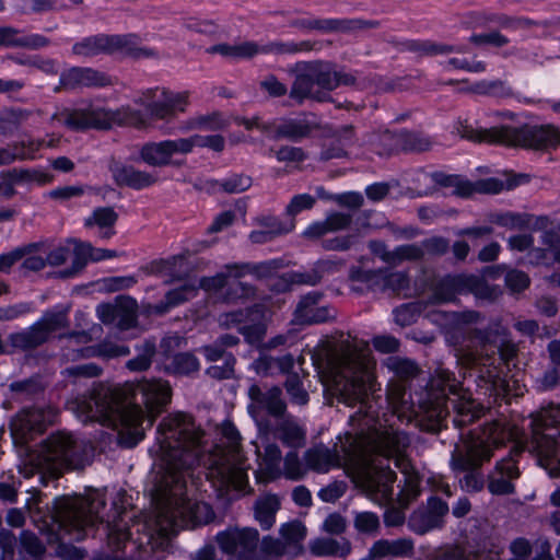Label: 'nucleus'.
<instances>
[{
	"mask_svg": "<svg viewBox=\"0 0 560 560\" xmlns=\"http://www.w3.org/2000/svg\"><path fill=\"white\" fill-rule=\"evenodd\" d=\"M313 364L326 373V386L338 401L359 411L350 417L351 430L340 439V450L351 467L349 475L368 498L380 505L393 501L395 472L389 468L393 458L404 475V487L397 495L407 506L420 493V479L405 451L408 438L395 429L387 418L380 419L369 400L376 390L374 360L369 343L351 335L323 339L311 350Z\"/></svg>",
	"mask_w": 560,
	"mask_h": 560,
	"instance_id": "obj_1",
	"label": "nucleus"
},
{
	"mask_svg": "<svg viewBox=\"0 0 560 560\" xmlns=\"http://www.w3.org/2000/svg\"><path fill=\"white\" fill-rule=\"evenodd\" d=\"M201 432L192 419L173 413L160 423L150 452L154 458L152 481L158 501L149 538H167L179 529L207 524L214 514L211 506L188 495V479L194 486L195 465L200 463Z\"/></svg>",
	"mask_w": 560,
	"mask_h": 560,
	"instance_id": "obj_2",
	"label": "nucleus"
},
{
	"mask_svg": "<svg viewBox=\"0 0 560 560\" xmlns=\"http://www.w3.org/2000/svg\"><path fill=\"white\" fill-rule=\"evenodd\" d=\"M133 394L141 396L148 411L147 419L139 406L122 400L120 390L105 385H98L89 398L78 402L77 416L82 422L97 421L114 428L119 443L132 447L144 436V421L151 427L161 408L170 402L171 387L160 380L142 381L136 385Z\"/></svg>",
	"mask_w": 560,
	"mask_h": 560,
	"instance_id": "obj_3",
	"label": "nucleus"
},
{
	"mask_svg": "<svg viewBox=\"0 0 560 560\" xmlns=\"http://www.w3.org/2000/svg\"><path fill=\"white\" fill-rule=\"evenodd\" d=\"M431 387L438 388L441 395L436 396L434 400L419 401L418 407H416L413 400L409 401L407 398L404 384H390L387 390V401L393 409V413L397 415L398 419L405 418L407 420H410L412 416L423 415L430 421L428 429L438 431L448 413L446 392L455 396L452 399V404L456 412L453 420L456 427H464L470 423L480 417L483 411L481 405L474 400L466 392L462 390L453 378L452 373L446 370H441L436 373V376L431 381Z\"/></svg>",
	"mask_w": 560,
	"mask_h": 560,
	"instance_id": "obj_4",
	"label": "nucleus"
},
{
	"mask_svg": "<svg viewBox=\"0 0 560 560\" xmlns=\"http://www.w3.org/2000/svg\"><path fill=\"white\" fill-rule=\"evenodd\" d=\"M188 105L186 92H171L158 90L152 101L147 105V114L132 109L129 106L116 110L102 106L89 105L74 110L63 109L52 116V122L69 129L112 128L115 125H129L138 128L148 127L150 118L170 119L178 113L185 112Z\"/></svg>",
	"mask_w": 560,
	"mask_h": 560,
	"instance_id": "obj_5",
	"label": "nucleus"
},
{
	"mask_svg": "<svg viewBox=\"0 0 560 560\" xmlns=\"http://www.w3.org/2000/svg\"><path fill=\"white\" fill-rule=\"evenodd\" d=\"M281 266V260L272 259L259 264L228 265L225 267L226 272H220L213 277L202 278L200 280L188 276L182 280L180 285L166 293L164 302L148 305L147 312L158 315L165 314L171 308L192 299L199 289L208 293H215L228 285L232 292H228L224 295L225 301L230 302L247 298L252 295L254 291L250 285L240 281L241 277L252 275L256 278H268L276 275Z\"/></svg>",
	"mask_w": 560,
	"mask_h": 560,
	"instance_id": "obj_6",
	"label": "nucleus"
},
{
	"mask_svg": "<svg viewBox=\"0 0 560 560\" xmlns=\"http://www.w3.org/2000/svg\"><path fill=\"white\" fill-rule=\"evenodd\" d=\"M104 508V491L91 490L84 497L68 495L56 499L49 518L59 528L73 534L78 540L83 539L88 527L106 523L109 540L119 549L120 545L129 539L130 533L121 528L116 529L117 525L109 527L110 517L101 512Z\"/></svg>",
	"mask_w": 560,
	"mask_h": 560,
	"instance_id": "obj_7",
	"label": "nucleus"
},
{
	"mask_svg": "<svg viewBox=\"0 0 560 560\" xmlns=\"http://www.w3.org/2000/svg\"><path fill=\"white\" fill-rule=\"evenodd\" d=\"M221 434L225 448H217L206 456L203 465L208 481L226 500H234L247 493L248 477L245 458L240 451V433L231 422H224Z\"/></svg>",
	"mask_w": 560,
	"mask_h": 560,
	"instance_id": "obj_8",
	"label": "nucleus"
},
{
	"mask_svg": "<svg viewBox=\"0 0 560 560\" xmlns=\"http://www.w3.org/2000/svg\"><path fill=\"white\" fill-rule=\"evenodd\" d=\"M250 402L248 412L255 420L259 435L255 442L257 469L256 479L259 482H269L282 477V455L278 445L269 441L264 422L262 413L278 417L284 412L285 405L281 398L279 387H271L262 390L258 385L253 384L248 388Z\"/></svg>",
	"mask_w": 560,
	"mask_h": 560,
	"instance_id": "obj_9",
	"label": "nucleus"
},
{
	"mask_svg": "<svg viewBox=\"0 0 560 560\" xmlns=\"http://www.w3.org/2000/svg\"><path fill=\"white\" fill-rule=\"evenodd\" d=\"M518 435L520 430L515 425L505 419H499L488 423L480 433L470 435L463 447H456L452 456L453 469L468 471L459 480L462 489L466 491L480 490L483 481L472 470L489 460L495 448L508 441L517 439Z\"/></svg>",
	"mask_w": 560,
	"mask_h": 560,
	"instance_id": "obj_10",
	"label": "nucleus"
},
{
	"mask_svg": "<svg viewBox=\"0 0 560 560\" xmlns=\"http://www.w3.org/2000/svg\"><path fill=\"white\" fill-rule=\"evenodd\" d=\"M88 455V444L68 432L50 435L40 447L27 454L19 466L24 478H31L43 470L51 475L60 474L65 468H80Z\"/></svg>",
	"mask_w": 560,
	"mask_h": 560,
	"instance_id": "obj_11",
	"label": "nucleus"
},
{
	"mask_svg": "<svg viewBox=\"0 0 560 560\" xmlns=\"http://www.w3.org/2000/svg\"><path fill=\"white\" fill-rule=\"evenodd\" d=\"M529 450L552 478L560 477V406L549 405L532 417Z\"/></svg>",
	"mask_w": 560,
	"mask_h": 560,
	"instance_id": "obj_12",
	"label": "nucleus"
},
{
	"mask_svg": "<svg viewBox=\"0 0 560 560\" xmlns=\"http://www.w3.org/2000/svg\"><path fill=\"white\" fill-rule=\"evenodd\" d=\"M497 347L482 345L480 351L462 350L457 354L460 364L475 371L479 380L478 386L485 388V395L494 397L518 396L522 394L521 387L513 382L514 389L509 381L501 376L497 363H501L500 358H495Z\"/></svg>",
	"mask_w": 560,
	"mask_h": 560,
	"instance_id": "obj_13",
	"label": "nucleus"
},
{
	"mask_svg": "<svg viewBox=\"0 0 560 560\" xmlns=\"http://www.w3.org/2000/svg\"><path fill=\"white\" fill-rule=\"evenodd\" d=\"M476 139L510 147L550 149L560 144V129L552 125L523 128L501 126L480 129Z\"/></svg>",
	"mask_w": 560,
	"mask_h": 560,
	"instance_id": "obj_14",
	"label": "nucleus"
},
{
	"mask_svg": "<svg viewBox=\"0 0 560 560\" xmlns=\"http://www.w3.org/2000/svg\"><path fill=\"white\" fill-rule=\"evenodd\" d=\"M420 178L424 179V182H434L442 187L453 188V192L460 197H469L475 192L498 194L505 188L511 189L521 184L525 176H518L517 179L508 183L506 185L497 178H487L471 183L460 176L444 175L442 173L421 174Z\"/></svg>",
	"mask_w": 560,
	"mask_h": 560,
	"instance_id": "obj_15",
	"label": "nucleus"
},
{
	"mask_svg": "<svg viewBox=\"0 0 560 560\" xmlns=\"http://www.w3.org/2000/svg\"><path fill=\"white\" fill-rule=\"evenodd\" d=\"M220 549L238 560H260L258 551L259 534L252 527L229 528L217 535Z\"/></svg>",
	"mask_w": 560,
	"mask_h": 560,
	"instance_id": "obj_16",
	"label": "nucleus"
},
{
	"mask_svg": "<svg viewBox=\"0 0 560 560\" xmlns=\"http://www.w3.org/2000/svg\"><path fill=\"white\" fill-rule=\"evenodd\" d=\"M266 319L265 311L257 306L245 313L243 311L225 313L220 316L219 323L228 328L237 327L246 340L255 345L260 342L266 334Z\"/></svg>",
	"mask_w": 560,
	"mask_h": 560,
	"instance_id": "obj_17",
	"label": "nucleus"
},
{
	"mask_svg": "<svg viewBox=\"0 0 560 560\" xmlns=\"http://www.w3.org/2000/svg\"><path fill=\"white\" fill-rule=\"evenodd\" d=\"M189 153V142L185 138L148 142L139 151L142 162L151 166H165L173 164L178 155Z\"/></svg>",
	"mask_w": 560,
	"mask_h": 560,
	"instance_id": "obj_18",
	"label": "nucleus"
},
{
	"mask_svg": "<svg viewBox=\"0 0 560 560\" xmlns=\"http://www.w3.org/2000/svg\"><path fill=\"white\" fill-rule=\"evenodd\" d=\"M51 410L39 408L24 409L11 421V435L15 444L26 445L36 434L40 433L46 423L52 420Z\"/></svg>",
	"mask_w": 560,
	"mask_h": 560,
	"instance_id": "obj_19",
	"label": "nucleus"
},
{
	"mask_svg": "<svg viewBox=\"0 0 560 560\" xmlns=\"http://www.w3.org/2000/svg\"><path fill=\"white\" fill-rule=\"evenodd\" d=\"M89 341V337L84 332L73 334L68 337V346L71 348L70 351L63 355L67 360H77L79 358H91L102 357L105 359H113L118 357H125L129 353L128 347L124 345L114 343L112 340L106 339L103 343L97 347H83L80 348L81 343Z\"/></svg>",
	"mask_w": 560,
	"mask_h": 560,
	"instance_id": "obj_20",
	"label": "nucleus"
},
{
	"mask_svg": "<svg viewBox=\"0 0 560 560\" xmlns=\"http://www.w3.org/2000/svg\"><path fill=\"white\" fill-rule=\"evenodd\" d=\"M136 300L128 296L118 298L115 303H104L96 307V315L104 324H115L120 331L136 325Z\"/></svg>",
	"mask_w": 560,
	"mask_h": 560,
	"instance_id": "obj_21",
	"label": "nucleus"
},
{
	"mask_svg": "<svg viewBox=\"0 0 560 560\" xmlns=\"http://www.w3.org/2000/svg\"><path fill=\"white\" fill-rule=\"evenodd\" d=\"M464 291L472 292L477 298H491L485 282L474 275H457L446 277L435 292L439 302H448L454 299L455 293Z\"/></svg>",
	"mask_w": 560,
	"mask_h": 560,
	"instance_id": "obj_22",
	"label": "nucleus"
},
{
	"mask_svg": "<svg viewBox=\"0 0 560 560\" xmlns=\"http://www.w3.org/2000/svg\"><path fill=\"white\" fill-rule=\"evenodd\" d=\"M67 312L68 308L61 307L45 313L38 322L27 331L21 334L19 338L26 347H36L43 343L51 332L67 325Z\"/></svg>",
	"mask_w": 560,
	"mask_h": 560,
	"instance_id": "obj_23",
	"label": "nucleus"
},
{
	"mask_svg": "<svg viewBox=\"0 0 560 560\" xmlns=\"http://www.w3.org/2000/svg\"><path fill=\"white\" fill-rule=\"evenodd\" d=\"M320 295L311 293L304 295L296 305L293 323L300 325L320 324L336 317V311L319 303Z\"/></svg>",
	"mask_w": 560,
	"mask_h": 560,
	"instance_id": "obj_24",
	"label": "nucleus"
},
{
	"mask_svg": "<svg viewBox=\"0 0 560 560\" xmlns=\"http://www.w3.org/2000/svg\"><path fill=\"white\" fill-rule=\"evenodd\" d=\"M60 83L66 89L102 88L110 84L112 80L94 69L73 67L61 73Z\"/></svg>",
	"mask_w": 560,
	"mask_h": 560,
	"instance_id": "obj_25",
	"label": "nucleus"
},
{
	"mask_svg": "<svg viewBox=\"0 0 560 560\" xmlns=\"http://www.w3.org/2000/svg\"><path fill=\"white\" fill-rule=\"evenodd\" d=\"M518 476V469L512 457L503 458L497 463L495 470L489 477L488 489L492 494L512 493L514 487L512 479Z\"/></svg>",
	"mask_w": 560,
	"mask_h": 560,
	"instance_id": "obj_26",
	"label": "nucleus"
},
{
	"mask_svg": "<svg viewBox=\"0 0 560 560\" xmlns=\"http://www.w3.org/2000/svg\"><path fill=\"white\" fill-rule=\"evenodd\" d=\"M125 39L120 36H93L77 43L72 47L74 55L92 57L101 52H113L122 48Z\"/></svg>",
	"mask_w": 560,
	"mask_h": 560,
	"instance_id": "obj_27",
	"label": "nucleus"
},
{
	"mask_svg": "<svg viewBox=\"0 0 560 560\" xmlns=\"http://www.w3.org/2000/svg\"><path fill=\"white\" fill-rule=\"evenodd\" d=\"M310 70L315 80L317 90L326 94L328 98V92L336 89L340 84L353 83V78L350 74L338 73L330 65L327 63H314L308 65Z\"/></svg>",
	"mask_w": 560,
	"mask_h": 560,
	"instance_id": "obj_28",
	"label": "nucleus"
},
{
	"mask_svg": "<svg viewBox=\"0 0 560 560\" xmlns=\"http://www.w3.org/2000/svg\"><path fill=\"white\" fill-rule=\"evenodd\" d=\"M290 96L296 102H303L306 98L319 102L326 101V94L317 90L308 66L298 73L292 85Z\"/></svg>",
	"mask_w": 560,
	"mask_h": 560,
	"instance_id": "obj_29",
	"label": "nucleus"
},
{
	"mask_svg": "<svg viewBox=\"0 0 560 560\" xmlns=\"http://www.w3.org/2000/svg\"><path fill=\"white\" fill-rule=\"evenodd\" d=\"M304 460L308 469L317 472H327L340 466V456L324 445L315 446L306 451Z\"/></svg>",
	"mask_w": 560,
	"mask_h": 560,
	"instance_id": "obj_30",
	"label": "nucleus"
},
{
	"mask_svg": "<svg viewBox=\"0 0 560 560\" xmlns=\"http://www.w3.org/2000/svg\"><path fill=\"white\" fill-rule=\"evenodd\" d=\"M413 548L410 538L380 539L372 545L369 555L371 558L410 557Z\"/></svg>",
	"mask_w": 560,
	"mask_h": 560,
	"instance_id": "obj_31",
	"label": "nucleus"
},
{
	"mask_svg": "<svg viewBox=\"0 0 560 560\" xmlns=\"http://www.w3.org/2000/svg\"><path fill=\"white\" fill-rule=\"evenodd\" d=\"M113 174L117 184L133 189H143L158 182L155 174L137 170L133 166H117L114 168Z\"/></svg>",
	"mask_w": 560,
	"mask_h": 560,
	"instance_id": "obj_32",
	"label": "nucleus"
},
{
	"mask_svg": "<svg viewBox=\"0 0 560 560\" xmlns=\"http://www.w3.org/2000/svg\"><path fill=\"white\" fill-rule=\"evenodd\" d=\"M21 252L20 270L23 275L36 272L45 268L47 246L44 243H32L18 247Z\"/></svg>",
	"mask_w": 560,
	"mask_h": 560,
	"instance_id": "obj_33",
	"label": "nucleus"
},
{
	"mask_svg": "<svg viewBox=\"0 0 560 560\" xmlns=\"http://www.w3.org/2000/svg\"><path fill=\"white\" fill-rule=\"evenodd\" d=\"M316 127V117L312 114H307L281 121L277 126V135L290 139H298L307 136Z\"/></svg>",
	"mask_w": 560,
	"mask_h": 560,
	"instance_id": "obj_34",
	"label": "nucleus"
},
{
	"mask_svg": "<svg viewBox=\"0 0 560 560\" xmlns=\"http://www.w3.org/2000/svg\"><path fill=\"white\" fill-rule=\"evenodd\" d=\"M308 548L316 557H346L351 551V545L345 538H316L310 541Z\"/></svg>",
	"mask_w": 560,
	"mask_h": 560,
	"instance_id": "obj_35",
	"label": "nucleus"
},
{
	"mask_svg": "<svg viewBox=\"0 0 560 560\" xmlns=\"http://www.w3.org/2000/svg\"><path fill=\"white\" fill-rule=\"evenodd\" d=\"M280 509V499L276 494H265L255 503V520L262 529H269L276 522V513Z\"/></svg>",
	"mask_w": 560,
	"mask_h": 560,
	"instance_id": "obj_36",
	"label": "nucleus"
},
{
	"mask_svg": "<svg viewBox=\"0 0 560 560\" xmlns=\"http://www.w3.org/2000/svg\"><path fill=\"white\" fill-rule=\"evenodd\" d=\"M117 218L118 215L113 208L102 207L95 209L92 214L85 219L84 224L88 228H97L100 236L108 238L114 234L113 226Z\"/></svg>",
	"mask_w": 560,
	"mask_h": 560,
	"instance_id": "obj_37",
	"label": "nucleus"
},
{
	"mask_svg": "<svg viewBox=\"0 0 560 560\" xmlns=\"http://www.w3.org/2000/svg\"><path fill=\"white\" fill-rule=\"evenodd\" d=\"M265 51L264 47L252 42H243L238 44H219L210 48V52L219 54L230 59L250 58L257 54Z\"/></svg>",
	"mask_w": 560,
	"mask_h": 560,
	"instance_id": "obj_38",
	"label": "nucleus"
},
{
	"mask_svg": "<svg viewBox=\"0 0 560 560\" xmlns=\"http://www.w3.org/2000/svg\"><path fill=\"white\" fill-rule=\"evenodd\" d=\"M257 226L265 228L272 234L273 237L288 234L295 229L294 219L281 220L275 215H261L256 219Z\"/></svg>",
	"mask_w": 560,
	"mask_h": 560,
	"instance_id": "obj_39",
	"label": "nucleus"
},
{
	"mask_svg": "<svg viewBox=\"0 0 560 560\" xmlns=\"http://www.w3.org/2000/svg\"><path fill=\"white\" fill-rule=\"evenodd\" d=\"M43 144L44 142H31L28 150H24L19 145L0 147V166L10 164L19 159H32Z\"/></svg>",
	"mask_w": 560,
	"mask_h": 560,
	"instance_id": "obj_40",
	"label": "nucleus"
},
{
	"mask_svg": "<svg viewBox=\"0 0 560 560\" xmlns=\"http://www.w3.org/2000/svg\"><path fill=\"white\" fill-rule=\"evenodd\" d=\"M529 220L526 213L501 212L492 214L490 222L510 230H521L529 225Z\"/></svg>",
	"mask_w": 560,
	"mask_h": 560,
	"instance_id": "obj_41",
	"label": "nucleus"
},
{
	"mask_svg": "<svg viewBox=\"0 0 560 560\" xmlns=\"http://www.w3.org/2000/svg\"><path fill=\"white\" fill-rule=\"evenodd\" d=\"M70 243L74 245L75 255L84 261L89 259L93 261H101L116 257V252L94 248L90 243H81L77 241H71Z\"/></svg>",
	"mask_w": 560,
	"mask_h": 560,
	"instance_id": "obj_42",
	"label": "nucleus"
},
{
	"mask_svg": "<svg viewBox=\"0 0 560 560\" xmlns=\"http://www.w3.org/2000/svg\"><path fill=\"white\" fill-rule=\"evenodd\" d=\"M282 477L290 480L302 479L307 472L306 464L303 465L296 452H289L282 458Z\"/></svg>",
	"mask_w": 560,
	"mask_h": 560,
	"instance_id": "obj_43",
	"label": "nucleus"
},
{
	"mask_svg": "<svg viewBox=\"0 0 560 560\" xmlns=\"http://www.w3.org/2000/svg\"><path fill=\"white\" fill-rule=\"evenodd\" d=\"M199 370V362L197 358L190 353L176 354L167 371L173 374L186 375Z\"/></svg>",
	"mask_w": 560,
	"mask_h": 560,
	"instance_id": "obj_44",
	"label": "nucleus"
},
{
	"mask_svg": "<svg viewBox=\"0 0 560 560\" xmlns=\"http://www.w3.org/2000/svg\"><path fill=\"white\" fill-rule=\"evenodd\" d=\"M280 536L285 545L300 544L306 537L305 525L300 521L284 523L279 529Z\"/></svg>",
	"mask_w": 560,
	"mask_h": 560,
	"instance_id": "obj_45",
	"label": "nucleus"
},
{
	"mask_svg": "<svg viewBox=\"0 0 560 560\" xmlns=\"http://www.w3.org/2000/svg\"><path fill=\"white\" fill-rule=\"evenodd\" d=\"M252 185V179L248 176L234 174L222 182H215L213 189H222L230 194H238L248 189Z\"/></svg>",
	"mask_w": 560,
	"mask_h": 560,
	"instance_id": "obj_46",
	"label": "nucleus"
},
{
	"mask_svg": "<svg viewBox=\"0 0 560 560\" xmlns=\"http://www.w3.org/2000/svg\"><path fill=\"white\" fill-rule=\"evenodd\" d=\"M185 140L189 142V153L192 152L195 148H209L217 152H220L224 149V139L220 135H194L191 137L185 138Z\"/></svg>",
	"mask_w": 560,
	"mask_h": 560,
	"instance_id": "obj_47",
	"label": "nucleus"
},
{
	"mask_svg": "<svg viewBox=\"0 0 560 560\" xmlns=\"http://www.w3.org/2000/svg\"><path fill=\"white\" fill-rule=\"evenodd\" d=\"M408 524L410 529L417 534H424L440 526L436 518L431 516L427 510L413 512Z\"/></svg>",
	"mask_w": 560,
	"mask_h": 560,
	"instance_id": "obj_48",
	"label": "nucleus"
},
{
	"mask_svg": "<svg viewBox=\"0 0 560 560\" xmlns=\"http://www.w3.org/2000/svg\"><path fill=\"white\" fill-rule=\"evenodd\" d=\"M372 277L382 278L381 282H375L372 285H377L381 290L390 289L393 291H400L407 287L408 280L402 272H384L373 273Z\"/></svg>",
	"mask_w": 560,
	"mask_h": 560,
	"instance_id": "obj_49",
	"label": "nucleus"
},
{
	"mask_svg": "<svg viewBox=\"0 0 560 560\" xmlns=\"http://www.w3.org/2000/svg\"><path fill=\"white\" fill-rule=\"evenodd\" d=\"M258 546H259L258 551L260 555V560L262 558L279 557V556H283L287 553V545L282 540V538L278 539V538H273L271 536H266L262 538L260 544L258 542Z\"/></svg>",
	"mask_w": 560,
	"mask_h": 560,
	"instance_id": "obj_50",
	"label": "nucleus"
},
{
	"mask_svg": "<svg viewBox=\"0 0 560 560\" xmlns=\"http://www.w3.org/2000/svg\"><path fill=\"white\" fill-rule=\"evenodd\" d=\"M315 202V197L310 194L295 195L285 207L288 219H294L302 211L312 209Z\"/></svg>",
	"mask_w": 560,
	"mask_h": 560,
	"instance_id": "obj_51",
	"label": "nucleus"
},
{
	"mask_svg": "<svg viewBox=\"0 0 560 560\" xmlns=\"http://www.w3.org/2000/svg\"><path fill=\"white\" fill-rule=\"evenodd\" d=\"M26 176V172L23 170H8L0 173V183L3 184L2 196L9 198L14 195L13 186L22 182Z\"/></svg>",
	"mask_w": 560,
	"mask_h": 560,
	"instance_id": "obj_52",
	"label": "nucleus"
},
{
	"mask_svg": "<svg viewBox=\"0 0 560 560\" xmlns=\"http://www.w3.org/2000/svg\"><path fill=\"white\" fill-rule=\"evenodd\" d=\"M279 435L283 442L290 445L299 444L304 436L302 429L291 419H285L282 422Z\"/></svg>",
	"mask_w": 560,
	"mask_h": 560,
	"instance_id": "obj_53",
	"label": "nucleus"
},
{
	"mask_svg": "<svg viewBox=\"0 0 560 560\" xmlns=\"http://www.w3.org/2000/svg\"><path fill=\"white\" fill-rule=\"evenodd\" d=\"M287 392L291 400L298 405H305L308 400V395L304 390L298 375H290L285 382Z\"/></svg>",
	"mask_w": 560,
	"mask_h": 560,
	"instance_id": "obj_54",
	"label": "nucleus"
},
{
	"mask_svg": "<svg viewBox=\"0 0 560 560\" xmlns=\"http://www.w3.org/2000/svg\"><path fill=\"white\" fill-rule=\"evenodd\" d=\"M155 346L152 342H145L143 351L137 358L127 362V368L131 371H142L150 366L151 359L154 354Z\"/></svg>",
	"mask_w": 560,
	"mask_h": 560,
	"instance_id": "obj_55",
	"label": "nucleus"
},
{
	"mask_svg": "<svg viewBox=\"0 0 560 560\" xmlns=\"http://www.w3.org/2000/svg\"><path fill=\"white\" fill-rule=\"evenodd\" d=\"M444 68L446 70H465L468 72H483L486 70V65L482 61H468L465 58H451L448 59Z\"/></svg>",
	"mask_w": 560,
	"mask_h": 560,
	"instance_id": "obj_56",
	"label": "nucleus"
},
{
	"mask_svg": "<svg viewBox=\"0 0 560 560\" xmlns=\"http://www.w3.org/2000/svg\"><path fill=\"white\" fill-rule=\"evenodd\" d=\"M354 525L359 532L372 534L377 530L380 520L375 513L362 512L357 514Z\"/></svg>",
	"mask_w": 560,
	"mask_h": 560,
	"instance_id": "obj_57",
	"label": "nucleus"
},
{
	"mask_svg": "<svg viewBox=\"0 0 560 560\" xmlns=\"http://www.w3.org/2000/svg\"><path fill=\"white\" fill-rule=\"evenodd\" d=\"M423 247L416 244L402 245L395 248V265L402 260L418 259L423 255Z\"/></svg>",
	"mask_w": 560,
	"mask_h": 560,
	"instance_id": "obj_58",
	"label": "nucleus"
},
{
	"mask_svg": "<svg viewBox=\"0 0 560 560\" xmlns=\"http://www.w3.org/2000/svg\"><path fill=\"white\" fill-rule=\"evenodd\" d=\"M14 545H15L14 535L9 530L1 529L0 530V549H1L0 560H13Z\"/></svg>",
	"mask_w": 560,
	"mask_h": 560,
	"instance_id": "obj_59",
	"label": "nucleus"
},
{
	"mask_svg": "<svg viewBox=\"0 0 560 560\" xmlns=\"http://www.w3.org/2000/svg\"><path fill=\"white\" fill-rule=\"evenodd\" d=\"M347 526L346 520L340 514H329L323 525L322 529L331 535H339L345 532Z\"/></svg>",
	"mask_w": 560,
	"mask_h": 560,
	"instance_id": "obj_60",
	"label": "nucleus"
},
{
	"mask_svg": "<svg viewBox=\"0 0 560 560\" xmlns=\"http://www.w3.org/2000/svg\"><path fill=\"white\" fill-rule=\"evenodd\" d=\"M506 285L513 292H520L526 289L529 284V279L526 273L518 270H511L505 276Z\"/></svg>",
	"mask_w": 560,
	"mask_h": 560,
	"instance_id": "obj_61",
	"label": "nucleus"
},
{
	"mask_svg": "<svg viewBox=\"0 0 560 560\" xmlns=\"http://www.w3.org/2000/svg\"><path fill=\"white\" fill-rule=\"evenodd\" d=\"M21 545L23 550L30 553L31 556L37 557L44 552V546L42 545V542L35 535L28 532L22 533Z\"/></svg>",
	"mask_w": 560,
	"mask_h": 560,
	"instance_id": "obj_62",
	"label": "nucleus"
},
{
	"mask_svg": "<svg viewBox=\"0 0 560 560\" xmlns=\"http://www.w3.org/2000/svg\"><path fill=\"white\" fill-rule=\"evenodd\" d=\"M387 365L400 377H408L417 372V366L409 360L389 359Z\"/></svg>",
	"mask_w": 560,
	"mask_h": 560,
	"instance_id": "obj_63",
	"label": "nucleus"
},
{
	"mask_svg": "<svg viewBox=\"0 0 560 560\" xmlns=\"http://www.w3.org/2000/svg\"><path fill=\"white\" fill-rule=\"evenodd\" d=\"M346 492V485L343 482H332L323 488L318 492V497L324 502H335L341 498Z\"/></svg>",
	"mask_w": 560,
	"mask_h": 560,
	"instance_id": "obj_64",
	"label": "nucleus"
}]
</instances>
